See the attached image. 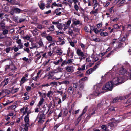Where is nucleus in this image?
Segmentation results:
<instances>
[{"instance_id":"f03ea898","label":"nucleus","mask_w":131,"mask_h":131,"mask_svg":"<svg viewBox=\"0 0 131 131\" xmlns=\"http://www.w3.org/2000/svg\"><path fill=\"white\" fill-rule=\"evenodd\" d=\"M114 85L111 81L106 83L102 88V90H106L108 91H111Z\"/></svg>"},{"instance_id":"774afa93","label":"nucleus","mask_w":131,"mask_h":131,"mask_svg":"<svg viewBox=\"0 0 131 131\" xmlns=\"http://www.w3.org/2000/svg\"><path fill=\"white\" fill-rule=\"evenodd\" d=\"M20 59H22L24 61H25L26 62H27L28 60V59L26 57H24L22 58H20Z\"/></svg>"},{"instance_id":"4468645a","label":"nucleus","mask_w":131,"mask_h":131,"mask_svg":"<svg viewBox=\"0 0 131 131\" xmlns=\"http://www.w3.org/2000/svg\"><path fill=\"white\" fill-rule=\"evenodd\" d=\"M93 10L90 12V14L91 15H93L94 14V16H96L97 14H98V8L94 10Z\"/></svg>"},{"instance_id":"b1692460","label":"nucleus","mask_w":131,"mask_h":131,"mask_svg":"<svg viewBox=\"0 0 131 131\" xmlns=\"http://www.w3.org/2000/svg\"><path fill=\"white\" fill-rule=\"evenodd\" d=\"M38 5L40 7V8L42 10H43L45 8V4L44 3H41V4H40L39 3Z\"/></svg>"},{"instance_id":"5701e85b","label":"nucleus","mask_w":131,"mask_h":131,"mask_svg":"<svg viewBox=\"0 0 131 131\" xmlns=\"http://www.w3.org/2000/svg\"><path fill=\"white\" fill-rule=\"evenodd\" d=\"M63 26H64V25H63L62 23H59L57 25V28L58 29L61 30L63 29Z\"/></svg>"},{"instance_id":"8fccbe9b","label":"nucleus","mask_w":131,"mask_h":131,"mask_svg":"<svg viewBox=\"0 0 131 131\" xmlns=\"http://www.w3.org/2000/svg\"><path fill=\"white\" fill-rule=\"evenodd\" d=\"M68 64V62L66 60L64 61L62 63L61 65L62 67L64 66L65 65H67Z\"/></svg>"},{"instance_id":"9b49d317","label":"nucleus","mask_w":131,"mask_h":131,"mask_svg":"<svg viewBox=\"0 0 131 131\" xmlns=\"http://www.w3.org/2000/svg\"><path fill=\"white\" fill-rule=\"evenodd\" d=\"M10 70L11 71L16 70L17 69V67H16L15 64L13 63L12 61H11V63L10 64Z\"/></svg>"},{"instance_id":"473e14b6","label":"nucleus","mask_w":131,"mask_h":131,"mask_svg":"<svg viewBox=\"0 0 131 131\" xmlns=\"http://www.w3.org/2000/svg\"><path fill=\"white\" fill-rule=\"evenodd\" d=\"M38 118L39 119V120L38 122V123H39L42 124H43L44 121V120L43 119V118L39 117H38Z\"/></svg>"},{"instance_id":"69168bd1","label":"nucleus","mask_w":131,"mask_h":131,"mask_svg":"<svg viewBox=\"0 0 131 131\" xmlns=\"http://www.w3.org/2000/svg\"><path fill=\"white\" fill-rule=\"evenodd\" d=\"M62 115V111H60L58 116L57 118V119L59 118Z\"/></svg>"},{"instance_id":"37998d69","label":"nucleus","mask_w":131,"mask_h":131,"mask_svg":"<svg viewBox=\"0 0 131 131\" xmlns=\"http://www.w3.org/2000/svg\"><path fill=\"white\" fill-rule=\"evenodd\" d=\"M23 38L24 40H29L30 39V37L28 35L24 37H23Z\"/></svg>"},{"instance_id":"5fc2aeb1","label":"nucleus","mask_w":131,"mask_h":131,"mask_svg":"<svg viewBox=\"0 0 131 131\" xmlns=\"http://www.w3.org/2000/svg\"><path fill=\"white\" fill-rule=\"evenodd\" d=\"M59 125H60L59 124H57L55 125L53 128L54 130H56L59 127Z\"/></svg>"},{"instance_id":"412c9836","label":"nucleus","mask_w":131,"mask_h":131,"mask_svg":"<svg viewBox=\"0 0 131 131\" xmlns=\"http://www.w3.org/2000/svg\"><path fill=\"white\" fill-rule=\"evenodd\" d=\"M56 53H59L58 55L61 56V55L63 53V52L62 51L61 49V48H58L56 51Z\"/></svg>"},{"instance_id":"f257e3e1","label":"nucleus","mask_w":131,"mask_h":131,"mask_svg":"<svg viewBox=\"0 0 131 131\" xmlns=\"http://www.w3.org/2000/svg\"><path fill=\"white\" fill-rule=\"evenodd\" d=\"M119 122V120H116L114 118H112L111 121L108 123L107 125L110 127L111 129H112L117 125Z\"/></svg>"},{"instance_id":"a18cd8bd","label":"nucleus","mask_w":131,"mask_h":131,"mask_svg":"<svg viewBox=\"0 0 131 131\" xmlns=\"http://www.w3.org/2000/svg\"><path fill=\"white\" fill-rule=\"evenodd\" d=\"M61 8H58L56 9L53 12V14L54 15L55 14V13H57L59 11L61 10Z\"/></svg>"},{"instance_id":"338daca9","label":"nucleus","mask_w":131,"mask_h":131,"mask_svg":"<svg viewBox=\"0 0 131 131\" xmlns=\"http://www.w3.org/2000/svg\"><path fill=\"white\" fill-rule=\"evenodd\" d=\"M26 123L24 125L23 124L22 126H24L25 127H28L29 124L28 123Z\"/></svg>"},{"instance_id":"cd10ccee","label":"nucleus","mask_w":131,"mask_h":131,"mask_svg":"<svg viewBox=\"0 0 131 131\" xmlns=\"http://www.w3.org/2000/svg\"><path fill=\"white\" fill-rule=\"evenodd\" d=\"M103 101H101V102L98 103L97 105V107L98 108H101L103 104Z\"/></svg>"},{"instance_id":"2f4dec72","label":"nucleus","mask_w":131,"mask_h":131,"mask_svg":"<svg viewBox=\"0 0 131 131\" xmlns=\"http://www.w3.org/2000/svg\"><path fill=\"white\" fill-rule=\"evenodd\" d=\"M0 25L2 29H4L5 28V23L3 21H2L1 22H0Z\"/></svg>"},{"instance_id":"72a5a7b5","label":"nucleus","mask_w":131,"mask_h":131,"mask_svg":"<svg viewBox=\"0 0 131 131\" xmlns=\"http://www.w3.org/2000/svg\"><path fill=\"white\" fill-rule=\"evenodd\" d=\"M101 128L105 131H107V127L105 125H102L101 126Z\"/></svg>"},{"instance_id":"4d7b16f0","label":"nucleus","mask_w":131,"mask_h":131,"mask_svg":"<svg viewBox=\"0 0 131 131\" xmlns=\"http://www.w3.org/2000/svg\"><path fill=\"white\" fill-rule=\"evenodd\" d=\"M87 77H84V78H82L81 79H80L79 80V81H85L87 79Z\"/></svg>"},{"instance_id":"de8ad7c7","label":"nucleus","mask_w":131,"mask_h":131,"mask_svg":"<svg viewBox=\"0 0 131 131\" xmlns=\"http://www.w3.org/2000/svg\"><path fill=\"white\" fill-rule=\"evenodd\" d=\"M11 47H7L5 49V51L7 53H8L11 49Z\"/></svg>"},{"instance_id":"aec40b11","label":"nucleus","mask_w":131,"mask_h":131,"mask_svg":"<svg viewBox=\"0 0 131 131\" xmlns=\"http://www.w3.org/2000/svg\"><path fill=\"white\" fill-rule=\"evenodd\" d=\"M28 80V79L26 78L25 77L23 76L21 80L20 84H23Z\"/></svg>"},{"instance_id":"c03bdc74","label":"nucleus","mask_w":131,"mask_h":131,"mask_svg":"<svg viewBox=\"0 0 131 131\" xmlns=\"http://www.w3.org/2000/svg\"><path fill=\"white\" fill-rule=\"evenodd\" d=\"M45 115L43 113H42L40 114L39 117L45 119Z\"/></svg>"},{"instance_id":"ea45409f","label":"nucleus","mask_w":131,"mask_h":131,"mask_svg":"<svg viewBox=\"0 0 131 131\" xmlns=\"http://www.w3.org/2000/svg\"><path fill=\"white\" fill-rule=\"evenodd\" d=\"M16 107V105H12L11 106H9L8 107V109H11L12 110H14Z\"/></svg>"},{"instance_id":"f8f14e48","label":"nucleus","mask_w":131,"mask_h":131,"mask_svg":"<svg viewBox=\"0 0 131 131\" xmlns=\"http://www.w3.org/2000/svg\"><path fill=\"white\" fill-rule=\"evenodd\" d=\"M27 16L25 15H23L21 17L19 18V23L21 22L26 21Z\"/></svg>"},{"instance_id":"c9c22d12","label":"nucleus","mask_w":131,"mask_h":131,"mask_svg":"<svg viewBox=\"0 0 131 131\" xmlns=\"http://www.w3.org/2000/svg\"><path fill=\"white\" fill-rule=\"evenodd\" d=\"M19 90L18 88H15L12 89V93H14L17 92Z\"/></svg>"},{"instance_id":"f3484780","label":"nucleus","mask_w":131,"mask_h":131,"mask_svg":"<svg viewBox=\"0 0 131 131\" xmlns=\"http://www.w3.org/2000/svg\"><path fill=\"white\" fill-rule=\"evenodd\" d=\"M14 11L16 13H22L23 10L20 9L18 8H14Z\"/></svg>"},{"instance_id":"e433bc0d","label":"nucleus","mask_w":131,"mask_h":131,"mask_svg":"<svg viewBox=\"0 0 131 131\" xmlns=\"http://www.w3.org/2000/svg\"><path fill=\"white\" fill-rule=\"evenodd\" d=\"M8 30L7 29H5L2 32V34L3 35H6L7 34L8 32Z\"/></svg>"},{"instance_id":"7ed1b4c3","label":"nucleus","mask_w":131,"mask_h":131,"mask_svg":"<svg viewBox=\"0 0 131 131\" xmlns=\"http://www.w3.org/2000/svg\"><path fill=\"white\" fill-rule=\"evenodd\" d=\"M112 83L114 85H117L121 83V81L120 80L119 78L118 77H115L113 78L112 81H111Z\"/></svg>"},{"instance_id":"0eeeda50","label":"nucleus","mask_w":131,"mask_h":131,"mask_svg":"<svg viewBox=\"0 0 131 131\" xmlns=\"http://www.w3.org/2000/svg\"><path fill=\"white\" fill-rule=\"evenodd\" d=\"M55 73V71H54L52 70L50 71L48 73V77L47 78V79L49 80L50 79H51L52 77L54 76Z\"/></svg>"},{"instance_id":"bf43d9fd","label":"nucleus","mask_w":131,"mask_h":131,"mask_svg":"<svg viewBox=\"0 0 131 131\" xmlns=\"http://www.w3.org/2000/svg\"><path fill=\"white\" fill-rule=\"evenodd\" d=\"M56 42V41L55 40L53 39L51 41L49 42V43H51L52 45L54 46L53 45L55 44Z\"/></svg>"},{"instance_id":"f704fd0d","label":"nucleus","mask_w":131,"mask_h":131,"mask_svg":"<svg viewBox=\"0 0 131 131\" xmlns=\"http://www.w3.org/2000/svg\"><path fill=\"white\" fill-rule=\"evenodd\" d=\"M37 28L39 29H42L44 27V26H43L42 24H39L37 25Z\"/></svg>"},{"instance_id":"6e6d98bb","label":"nucleus","mask_w":131,"mask_h":131,"mask_svg":"<svg viewBox=\"0 0 131 131\" xmlns=\"http://www.w3.org/2000/svg\"><path fill=\"white\" fill-rule=\"evenodd\" d=\"M10 67V64L9 65H7L5 66V71H6L8 69H9Z\"/></svg>"},{"instance_id":"c85d7f7f","label":"nucleus","mask_w":131,"mask_h":131,"mask_svg":"<svg viewBox=\"0 0 131 131\" xmlns=\"http://www.w3.org/2000/svg\"><path fill=\"white\" fill-rule=\"evenodd\" d=\"M100 35L103 37H105L108 35V33L107 32H102L100 33Z\"/></svg>"},{"instance_id":"4c0bfd02","label":"nucleus","mask_w":131,"mask_h":131,"mask_svg":"<svg viewBox=\"0 0 131 131\" xmlns=\"http://www.w3.org/2000/svg\"><path fill=\"white\" fill-rule=\"evenodd\" d=\"M13 20L15 22L19 23V20L18 17H14L13 18Z\"/></svg>"},{"instance_id":"4be33fe9","label":"nucleus","mask_w":131,"mask_h":131,"mask_svg":"<svg viewBox=\"0 0 131 131\" xmlns=\"http://www.w3.org/2000/svg\"><path fill=\"white\" fill-rule=\"evenodd\" d=\"M113 27L114 29L115 30L120 29L121 27V26H119L118 24H116L113 25Z\"/></svg>"},{"instance_id":"7c9ffc66","label":"nucleus","mask_w":131,"mask_h":131,"mask_svg":"<svg viewBox=\"0 0 131 131\" xmlns=\"http://www.w3.org/2000/svg\"><path fill=\"white\" fill-rule=\"evenodd\" d=\"M101 62L100 61H99L97 62L95 64V65L93 67L94 68L96 69L97 67V66H99L101 64Z\"/></svg>"},{"instance_id":"680f3d73","label":"nucleus","mask_w":131,"mask_h":131,"mask_svg":"<svg viewBox=\"0 0 131 131\" xmlns=\"http://www.w3.org/2000/svg\"><path fill=\"white\" fill-rule=\"evenodd\" d=\"M74 8L76 11H77L78 10L79 7L77 4H75Z\"/></svg>"},{"instance_id":"603ef678","label":"nucleus","mask_w":131,"mask_h":131,"mask_svg":"<svg viewBox=\"0 0 131 131\" xmlns=\"http://www.w3.org/2000/svg\"><path fill=\"white\" fill-rule=\"evenodd\" d=\"M10 61H10H11V59L10 58H6L5 59L3 60V62H5L6 61Z\"/></svg>"},{"instance_id":"e2e57ef3","label":"nucleus","mask_w":131,"mask_h":131,"mask_svg":"<svg viewBox=\"0 0 131 131\" xmlns=\"http://www.w3.org/2000/svg\"><path fill=\"white\" fill-rule=\"evenodd\" d=\"M102 23L101 22L100 23L97 24V26L98 27L100 28L102 26Z\"/></svg>"},{"instance_id":"13d9d810","label":"nucleus","mask_w":131,"mask_h":131,"mask_svg":"<svg viewBox=\"0 0 131 131\" xmlns=\"http://www.w3.org/2000/svg\"><path fill=\"white\" fill-rule=\"evenodd\" d=\"M40 47H42L43 45V43L41 41H39L38 43Z\"/></svg>"},{"instance_id":"09e8293b","label":"nucleus","mask_w":131,"mask_h":131,"mask_svg":"<svg viewBox=\"0 0 131 131\" xmlns=\"http://www.w3.org/2000/svg\"><path fill=\"white\" fill-rule=\"evenodd\" d=\"M24 119L25 123H28L29 121V118L25 117Z\"/></svg>"},{"instance_id":"ddd939ff","label":"nucleus","mask_w":131,"mask_h":131,"mask_svg":"<svg viewBox=\"0 0 131 131\" xmlns=\"http://www.w3.org/2000/svg\"><path fill=\"white\" fill-rule=\"evenodd\" d=\"M92 1L93 3H94V5L93 6V10H94L95 9L97 6L98 5V3L97 0H92Z\"/></svg>"},{"instance_id":"6e6552de","label":"nucleus","mask_w":131,"mask_h":131,"mask_svg":"<svg viewBox=\"0 0 131 131\" xmlns=\"http://www.w3.org/2000/svg\"><path fill=\"white\" fill-rule=\"evenodd\" d=\"M76 53L77 55L79 56L83 57L86 56L84 55V53L81 50L79 49H77V50Z\"/></svg>"},{"instance_id":"dca6fc26","label":"nucleus","mask_w":131,"mask_h":131,"mask_svg":"<svg viewBox=\"0 0 131 131\" xmlns=\"http://www.w3.org/2000/svg\"><path fill=\"white\" fill-rule=\"evenodd\" d=\"M95 70V69L94 68V67H93V68L89 69L87 70L86 72V73L87 74L89 75L92 72L94 71Z\"/></svg>"},{"instance_id":"39448f33","label":"nucleus","mask_w":131,"mask_h":131,"mask_svg":"<svg viewBox=\"0 0 131 131\" xmlns=\"http://www.w3.org/2000/svg\"><path fill=\"white\" fill-rule=\"evenodd\" d=\"M87 109V106L85 107V108L83 109L82 113L80 115L78 118L77 120L78 122H79L81 120L82 118V116L86 112Z\"/></svg>"},{"instance_id":"9d476101","label":"nucleus","mask_w":131,"mask_h":131,"mask_svg":"<svg viewBox=\"0 0 131 131\" xmlns=\"http://www.w3.org/2000/svg\"><path fill=\"white\" fill-rule=\"evenodd\" d=\"M123 99V97H122L120 96L119 97H117L114 99L112 101V102L113 103H114L119 101V100H122Z\"/></svg>"},{"instance_id":"864d4df0","label":"nucleus","mask_w":131,"mask_h":131,"mask_svg":"<svg viewBox=\"0 0 131 131\" xmlns=\"http://www.w3.org/2000/svg\"><path fill=\"white\" fill-rule=\"evenodd\" d=\"M62 83L68 85L69 84L70 82L69 81L67 80H64L62 81Z\"/></svg>"},{"instance_id":"052dcab7","label":"nucleus","mask_w":131,"mask_h":131,"mask_svg":"<svg viewBox=\"0 0 131 131\" xmlns=\"http://www.w3.org/2000/svg\"><path fill=\"white\" fill-rule=\"evenodd\" d=\"M80 87V88H84V83L83 82H82L79 84Z\"/></svg>"},{"instance_id":"3c124183","label":"nucleus","mask_w":131,"mask_h":131,"mask_svg":"<svg viewBox=\"0 0 131 131\" xmlns=\"http://www.w3.org/2000/svg\"><path fill=\"white\" fill-rule=\"evenodd\" d=\"M93 30L94 32L96 34H97L99 32V31L97 29V28H95L93 29Z\"/></svg>"},{"instance_id":"1a4fd4ad","label":"nucleus","mask_w":131,"mask_h":131,"mask_svg":"<svg viewBox=\"0 0 131 131\" xmlns=\"http://www.w3.org/2000/svg\"><path fill=\"white\" fill-rule=\"evenodd\" d=\"M73 22V24L74 25H79L80 24H81L79 20H77L76 18H73L72 20Z\"/></svg>"},{"instance_id":"a211bd4d","label":"nucleus","mask_w":131,"mask_h":131,"mask_svg":"<svg viewBox=\"0 0 131 131\" xmlns=\"http://www.w3.org/2000/svg\"><path fill=\"white\" fill-rule=\"evenodd\" d=\"M8 83V81H3L1 82V83L0 84V86H2L3 87H4L5 85H7Z\"/></svg>"},{"instance_id":"bb28decb","label":"nucleus","mask_w":131,"mask_h":131,"mask_svg":"<svg viewBox=\"0 0 131 131\" xmlns=\"http://www.w3.org/2000/svg\"><path fill=\"white\" fill-rule=\"evenodd\" d=\"M71 21L70 20H68L67 22L65 23V24H64V26H66L67 27H69V26L71 24Z\"/></svg>"},{"instance_id":"20e7f679","label":"nucleus","mask_w":131,"mask_h":131,"mask_svg":"<svg viewBox=\"0 0 131 131\" xmlns=\"http://www.w3.org/2000/svg\"><path fill=\"white\" fill-rule=\"evenodd\" d=\"M55 100L56 102H55L54 100H53V104L54 106H57L61 102V99L58 97H55Z\"/></svg>"},{"instance_id":"49530a36","label":"nucleus","mask_w":131,"mask_h":131,"mask_svg":"<svg viewBox=\"0 0 131 131\" xmlns=\"http://www.w3.org/2000/svg\"><path fill=\"white\" fill-rule=\"evenodd\" d=\"M113 6L111 7L109 9L108 11L110 12L111 13H113L114 12V10L113 9Z\"/></svg>"},{"instance_id":"a19ab883","label":"nucleus","mask_w":131,"mask_h":131,"mask_svg":"<svg viewBox=\"0 0 131 131\" xmlns=\"http://www.w3.org/2000/svg\"><path fill=\"white\" fill-rule=\"evenodd\" d=\"M73 30L75 32H79L80 31V29L79 28H75L74 27L73 28Z\"/></svg>"},{"instance_id":"79ce46f5","label":"nucleus","mask_w":131,"mask_h":131,"mask_svg":"<svg viewBox=\"0 0 131 131\" xmlns=\"http://www.w3.org/2000/svg\"><path fill=\"white\" fill-rule=\"evenodd\" d=\"M57 85V83L56 82H52L50 83V85H51L52 86H54V85Z\"/></svg>"},{"instance_id":"423d86ee","label":"nucleus","mask_w":131,"mask_h":131,"mask_svg":"<svg viewBox=\"0 0 131 131\" xmlns=\"http://www.w3.org/2000/svg\"><path fill=\"white\" fill-rule=\"evenodd\" d=\"M118 74L120 75H123L125 73L127 74V73L126 69L122 66L119 71Z\"/></svg>"},{"instance_id":"c756f323","label":"nucleus","mask_w":131,"mask_h":131,"mask_svg":"<svg viewBox=\"0 0 131 131\" xmlns=\"http://www.w3.org/2000/svg\"><path fill=\"white\" fill-rule=\"evenodd\" d=\"M48 29L51 31H53L55 30L54 26L53 25H52L50 27L48 28Z\"/></svg>"},{"instance_id":"2eb2a0df","label":"nucleus","mask_w":131,"mask_h":131,"mask_svg":"<svg viewBox=\"0 0 131 131\" xmlns=\"http://www.w3.org/2000/svg\"><path fill=\"white\" fill-rule=\"evenodd\" d=\"M66 69L67 72H72L73 71L72 66H67L66 67Z\"/></svg>"},{"instance_id":"58836bf2","label":"nucleus","mask_w":131,"mask_h":131,"mask_svg":"<svg viewBox=\"0 0 131 131\" xmlns=\"http://www.w3.org/2000/svg\"><path fill=\"white\" fill-rule=\"evenodd\" d=\"M114 53V51L112 50L111 51L106 57L108 58L111 55H112Z\"/></svg>"},{"instance_id":"a878e982","label":"nucleus","mask_w":131,"mask_h":131,"mask_svg":"<svg viewBox=\"0 0 131 131\" xmlns=\"http://www.w3.org/2000/svg\"><path fill=\"white\" fill-rule=\"evenodd\" d=\"M44 101V100L43 98H42L40 100L39 103L37 105L38 106H41L43 103Z\"/></svg>"},{"instance_id":"393cba45","label":"nucleus","mask_w":131,"mask_h":131,"mask_svg":"<svg viewBox=\"0 0 131 131\" xmlns=\"http://www.w3.org/2000/svg\"><path fill=\"white\" fill-rule=\"evenodd\" d=\"M46 38L49 42L51 41L53 39L52 37L50 35L47 36L46 37Z\"/></svg>"},{"instance_id":"0e129e2a","label":"nucleus","mask_w":131,"mask_h":131,"mask_svg":"<svg viewBox=\"0 0 131 131\" xmlns=\"http://www.w3.org/2000/svg\"><path fill=\"white\" fill-rule=\"evenodd\" d=\"M24 50L25 51H26L28 53H29L30 52V49L28 48H26V49L24 48Z\"/></svg>"},{"instance_id":"6ab92c4d","label":"nucleus","mask_w":131,"mask_h":131,"mask_svg":"<svg viewBox=\"0 0 131 131\" xmlns=\"http://www.w3.org/2000/svg\"><path fill=\"white\" fill-rule=\"evenodd\" d=\"M68 92L70 94H72L73 92V89L72 87H69L68 90Z\"/></svg>"}]
</instances>
